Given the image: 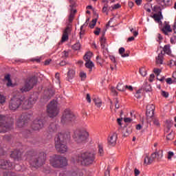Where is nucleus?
Masks as SVG:
<instances>
[{"mask_svg": "<svg viewBox=\"0 0 176 176\" xmlns=\"http://www.w3.org/2000/svg\"><path fill=\"white\" fill-rule=\"evenodd\" d=\"M63 57H65L66 58H68V56H69V53L67 51H64L62 52Z\"/></svg>", "mask_w": 176, "mask_h": 176, "instance_id": "50", "label": "nucleus"}, {"mask_svg": "<svg viewBox=\"0 0 176 176\" xmlns=\"http://www.w3.org/2000/svg\"><path fill=\"white\" fill-rule=\"evenodd\" d=\"M163 32H164L165 35H167V32H171V26L170 25H165L164 28L162 29Z\"/></svg>", "mask_w": 176, "mask_h": 176, "instance_id": "25", "label": "nucleus"}, {"mask_svg": "<svg viewBox=\"0 0 176 176\" xmlns=\"http://www.w3.org/2000/svg\"><path fill=\"white\" fill-rule=\"evenodd\" d=\"M153 124H155V126H157V127H159V126H160V122H159V119H157V118H153Z\"/></svg>", "mask_w": 176, "mask_h": 176, "instance_id": "40", "label": "nucleus"}, {"mask_svg": "<svg viewBox=\"0 0 176 176\" xmlns=\"http://www.w3.org/2000/svg\"><path fill=\"white\" fill-rule=\"evenodd\" d=\"M126 89L129 90V91H133V86H131V85H125V90H126Z\"/></svg>", "mask_w": 176, "mask_h": 176, "instance_id": "53", "label": "nucleus"}, {"mask_svg": "<svg viewBox=\"0 0 176 176\" xmlns=\"http://www.w3.org/2000/svg\"><path fill=\"white\" fill-rule=\"evenodd\" d=\"M163 52H164L163 54L166 53V54H168V56H170L171 54V50L170 49V46L168 45H164L163 48Z\"/></svg>", "mask_w": 176, "mask_h": 176, "instance_id": "23", "label": "nucleus"}, {"mask_svg": "<svg viewBox=\"0 0 176 176\" xmlns=\"http://www.w3.org/2000/svg\"><path fill=\"white\" fill-rule=\"evenodd\" d=\"M10 157L14 159L15 162H19V160H21V151L19 150H14L11 153Z\"/></svg>", "mask_w": 176, "mask_h": 176, "instance_id": "18", "label": "nucleus"}, {"mask_svg": "<svg viewBox=\"0 0 176 176\" xmlns=\"http://www.w3.org/2000/svg\"><path fill=\"white\" fill-rule=\"evenodd\" d=\"M108 10V5H104L102 8V12L103 13H107V11Z\"/></svg>", "mask_w": 176, "mask_h": 176, "instance_id": "55", "label": "nucleus"}, {"mask_svg": "<svg viewBox=\"0 0 176 176\" xmlns=\"http://www.w3.org/2000/svg\"><path fill=\"white\" fill-rule=\"evenodd\" d=\"M130 31L133 34V36H138V32L135 31L133 28H131Z\"/></svg>", "mask_w": 176, "mask_h": 176, "instance_id": "44", "label": "nucleus"}, {"mask_svg": "<svg viewBox=\"0 0 176 176\" xmlns=\"http://www.w3.org/2000/svg\"><path fill=\"white\" fill-rule=\"evenodd\" d=\"M86 100L87 102H89V103L91 102V98H90V94H87Z\"/></svg>", "mask_w": 176, "mask_h": 176, "instance_id": "56", "label": "nucleus"}, {"mask_svg": "<svg viewBox=\"0 0 176 176\" xmlns=\"http://www.w3.org/2000/svg\"><path fill=\"white\" fill-rule=\"evenodd\" d=\"M162 157H163V150H160L158 152H155L151 154L150 160H151V163H153L155 159H157V160H160Z\"/></svg>", "mask_w": 176, "mask_h": 176, "instance_id": "16", "label": "nucleus"}, {"mask_svg": "<svg viewBox=\"0 0 176 176\" xmlns=\"http://www.w3.org/2000/svg\"><path fill=\"white\" fill-rule=\"evenodd\" d=\"M96 60H97V63H99V64H101V56H96Z\"/></svg>", "mask_w": 176, "mask_h": 176, "instance_id": "63", "label": "nucleus"}, {"mask_svg": "<svg viewBox=\"0 0 176 176\" xmlns=\"http://www.w3.org/2000/svg\"><path fill=\"white\" fill-rule=\"evenodd\" d=\"M144 90L145 91H151L152 90V88L151 87V85H147L145 88H144Z\"/></svg>", "mask_w": 176, "mask_h": 176, "instance_id": "49", "label": "nucleus"}, {"mask_svg": "<svg viewBox=\"0 0 176 176\" xmlns=\"http://www.w3.org/2000/svg\"><path fill=\"white\" fill-rule=\"evenodd\" d=\"M85 25H86V24H83L80 27V39H82V36H83V35H85V30H83V27H85Z\"/></svg>", "mask_w": 176, "mask_h": 176, "instance_id": "37", "label": "nucleus"}, {"mask_svg": "<svg viewBox=\"0 0 176 176\" xmlns=\"http://www.w3.org/2000/svg\"><path fill=\"white\" fill-rule=\"evenodd\" d=\"M86 68H89V71H91V68L94 67V63L91 60H87L85 63Z\"/></svg>", "mask_w": 176, "mask_h": 176, "instance_id": "27", "label": "nucleus"}, {"mask_svg": "<svg viewBox=\"0 0 176 176\" xmlns=\"http://www.w3.org/2000/svg\"><path fill=\"white\" fill-rule=\"evenodd\" d=\"M22 101L23 99H21V96L19 95L14 96L9 102V109L11 111H16V109H19L21 105Z\"/></svg>", "mask_w": 176, "mask_h": 176, "instance_id": "10", "label": "nucleus"}, {"mask_svg": "<svg viewBox=\"0 0 176 176\" xmlns=\"http://www.w3.org/2000/svg\"><path fill=\"white\" fill-rule=\"evenodd\" d=\"M105 42H106L105 37L102 36L100 38V45H101L102 49H105Z\"/></svg>", "mask_w": 176, "mask_h": 176, "instance_id": "31", "label": "nucleus"}, {"mask_svg": "<svg viewBox=\"0 0 176 176\" xmlns=\"http://www.w3.org/2000/svg\"><path fill=\"white\" fill-rule=\"evenodd\" d=\"M97 24V19H94L92 21L89 23V27L91 28H94V26Z\"/></svg>", "mask_w": 176, "mask_h": 176, "instance_id": "38", "label": "nucleus"}, {"mask_svg": "<svg viewBox=\"0 0 176 176\" xmlns=\"http://www.w3.org/2000/svg\"><path fill=\"white\" fill-rule=\"evenodd\" d=\"M80 76L82 80H83V79H86V73L81 72L80 73Z\"/></svg>", "mask_w": 176, "mask_h": 176, "instance_id": "46", "label": "nucleus"}, {"mask_svg": "<svg viewBox=\"0 0 176 176\" xmlns=\"http://www.w3.org/2000/svg\"><path fill=\"white\" fill-rule=\"evenodd\" d=\"M96 160V155L91 152H82L76 157V161L82 166H90Z\"/></svg>", "mask_w": 176, "mask_h": 176, "instance_id": "2", "label": "nucleus"}, {"mask_svg": "<svg viewBox=\"0 0 176 176\" xmlns=\"http://www.w3.org/2000/svg\"><path fill=\"white\" fill-rule=\"evenodd\" d=\"M50 163L52 167L55 168H60L61 167H65L68 164L67 158L61 155H55L50 157Z\"/></svg>", "mask_w": 176, "mask_h": 176, "instance_id": "4", "label": "nucleus"}, {"mask_svg": "<svg viewBox=\"0 0 176 176\" xmlns=\"http://www.w3.org/2000/svg\"><path fill=\"white\" fill-rule=\"evenodd\" d=\"M115 102H116V109H119V108H120V106H119V99L116 98Z\"/></svg>", "mask_w": 176, "mask_h": 176, "instance_id": "51", "label": "nucleus"}, {"mask_svg": "<svg viewBox=\"0 0 176 176\" xmlns=\"http://www.w3.org/2000/svg\"><path fill=\"white\" fill-rule=\"evenodd\" d=\"M173 156H174V153L173 151H169L168 153V159H171V157H173Z\"/></svg>", "mask_w": 176, "mask_h": 176, "instance_id": "52", "label": "nucleus"}, {"mask_svg": "<svg viewBox=\"0 0 176 176\" xmlns=\"http://www.w3.org/2000/svg\"><path fill=\"white\" fill-rule=\"evenodd\" d=\"M109 58L111 61H113V63H116V60L115 59V56H110Z\"/></svg>", "mask_w": 176, "mask_h": 176, "instance_id": "64", "label": "nucleus"}, {"mask_svg": "<svg viewBox=\"0 0 176 176\" xmlns=\"http://www.w3.org/2000/svg\"><path fill=\"white\" fill-rule=\"evenodd\" d=\"M144 164H152V161L151 160V158L149 157H146L144 158Z\"/></svg>", "mask_w": 176, "mask_h": 176, "instance_id": "36", "label": "nucleus"}, {"mask_svg": "<svg viewBox=\"0 0 176 176\" xmlns=\"http://www.w3.org/2000/svg\"><path fill=\"white\" fill-rule=\"evenodd\" d=\"M38 83V78L35 76L28 78L25 83V85L21 89V91H30L32 89H34V86Z\"/></svg>", "mask_w": 176, "mask_h": 176, "instance_id": "8", "label": "nucleus"}, {"mask_svg": "<svg viewBox=\"0 0 176 176\" xmlns=\"http://www.w3.org/2000/svg\"><path fill=\"white\" fill-rule=\"evenodd\" d=\"M5 101H6V98H5L3 95L0 94V104L1 105L5 104Z\"/></svg>", "mask_w": 176, "mask_h": 176, "instance_id": "41", "label": "nucleus"}, {"mask_svg": "<svg viewBox=\"0 0 176 176\" xmlns=\"http://www.w3.org/2000/svg\"><path fill=\"white\" fill-rule=\"evenodd\" d=\"M3 155H5V151L3 148L0 146V156H3Z\"/></svg>", "mask_w": 176, "mask_h": 176, "instance_id": "59", "label": "nucleus"}, {"mask_svg": "<svg viewBox=\"0 0 176 176\" xmlns=\"http://www.w3.org/2000/svg\"><path fill=\"white\" fill-rule=\"evenodd\" d=\"M47 125V122H46V120L36 118L32 124V129L34 130V131H39V130H42V129L46 127Z\"/></svg>", "mask_w": 176, "mask_h": 176, "instance_id": "12", "label": "nucleus"}, {"mask_svg": "<svg viewBox=\"0 0 176 176\" xmlns=\"http://www.w3.org/2000/svg\"><path fill=\"white\" fill-rule=\"evenodd\" d=\"M162 17H163L162 12H160V14H153V19L155 20V21H160V20H162Z\"/></svg>", "mask_w": 176, "mask_h": 176, "instance_id": "29", "label": "nucleus"}, {"mask_svg": "<svg viewBox=\"0 0 176 176\" xmlns=\"http://www.w3.org/2000/svg\"><path fill=\"white\" fill-rule=\"evenodd\" d=\"M5 116H0V133H8L12 129V123L5 120Z\"/></svg>", "mask_w": 176, "mask_h": 176, "instance_id": "14", "label": "nucleus"}, {"mask_svg": "<svg viewBox=\"0 0 176 176\" xmlns=\"http://www.w3.org/2000/svg\"><path fill=\"white\" fill-rule=\"evenodd\" d=\"M166 83H168V85H171L173 83V80L170 78H167Z\"/></svg>", "mask_w": 176, "mask_h": 176, "instance_id": "61", "label": "nucleus"}, {"mask_svg": "<svg viewBox=\"0 0 176 176\" xmlns=\"http://www.w3.org/2000/svg\"><path fill=\"white\" fill-rule=\"evenodd\" d=\"M72 49H74V50H79L80 49V43H76L72 46Z\"/></svg>", "mask_w": 176, "mask_h": 176, "instance_id": "35", "label": "nucleus"}, {"mask_svg": "<svg viewBox=\"0 0 176 176\" xmlns=\"http://www.w3.org/2000/svg\"><path fill=\"white\" fill-rule=\"evenodd\" d=\"M73 137L77 144H82V142L87 141L89 133L86 131H76Z\"/></svg>", "mask_w": 176, "mask_h": 176, "instance_id": "6", "label": "nucleus"}, {"mask_svg": "<svg viewBox=\"0 0 176 176\" xmlns=\"http://www.w3.org/2000/svg\"><path fill=\"white\" fill-rule=\"evenodd\" d=\"M94 101L95 102V105H96V107H98V108L101 107V105L102 104V102H101V99L97 98H94Z\"/></svg>", "mask_w": 176, "mask_h": 176, "instance_id": "30", "label": "nucleus"}, {"mask_svg": "<svg viewBox=\"0 0 176 176\" xmlns=\"http://www.w3.org/2000/svg\"><path fill=\"white\" fill-rule=\"evenodd\" d=\"M117 90H119V91H125L126 85L123 83H118V85H117Z\"/></svg>", "mask_w": 176, "mask_h": 176, "instance_id": "26", "label": "nucleus"}, {"mask_svg": "<svg viewBox=\"0 0 176 176\" xmlns=\"http://www.w3.org/2000/svg\"><path fill=\"white\" fill-rule=\"evenodd\" d=\"M166 140L168 141H173L174 140V133L170 132L168 135L166 136Z\"/></svg>", "mask_w": 176, "mask_h": 176, "instance_id": "33", "label": "nucleus"}, {"mask_svg": "<svg viewBox=\"0 0 176 176\" xmlns=\"http://www.w3.org/2000/svg\"><path fill=\"white\" fill-rule=\"evenodd\" d=\"M154 74L157 75V76H159L160 75V73L162 72V70L160 69H154Z\"/></svg>", "mask_w": 176, "mask_h": 176, "instance_id": "45", "label": "nucleus"}, {"mask_svg": "<svg viewBox=\"0 0 176 176\" xmlns=\"http://www.w3.org/2000/svg\"><path fill=\"white\" fill-rule=\"evenodd\" d=\"M163 2L164 3V5H166V6H170V5H171V3H173L172 0H163Z\"/></svg>", "mask_w": 176, "mask_h": 176, "instance_id": "42", "label": "nucleus"}, {"mask_svg": "<svg viewBox=\"0 0 176 176\" xmlns=\"http://www.w3.org/2000/svg\"><path fill=\"white\" fill-rule=\"evenodd\" d=\"M98 154L100 155V156H102L104 155V149L101 146H99Z\"/></svg>", "mask_w": 176, "mask_h": 176, "instance_id": "43", "label": "nucleus"}, {"mask_svg": "<svg viewBox=\"0 0 176 176\" xmlns=\"http://www.w3.org/2000/svg\"><path fill=\"white\" fill-rule=\"evenodd\" d=\"M44 94V100H45V101H47L50 100V97L54 95V91H53V89H47L45 91Z\"/></svg>", "mask_w": 176, "mask_h": 176, "instance_id": "19", "label": "nucleus"}, {"mask_svg": "<svg viewBox=\"0 0 176 176\" xmlns=\"http://www.w3.org/2000/svg\"><path fill=\"white\" fill-rule=\"evenodd\" d=\"M0 168L3 170H10L13 168V164L10 160L1 159L0 160Z\"/></svg>", "mask_w": 176, "mask_h": 176, "instance_id": "15", "label": "nucleus"}, {"mask_svg": "<svg viewBox=\"0 0 176 176\" xmlns=\"http://www.w3.org/2000/svg\"><path fill=\"white\" fill-rule=\"evenodd\" d=\"M93 56V53L88 52L85 54L84 56V60L85 61H91V57Z\"/></svg>", "mask_w": 176, "mask_h": 176, "instance_id": "24", "label": "nucleus"}, {"mask_svg": "<svg viewBox=\"0 0 176 176\" xmlns=\"http://www.w3.org/2000/svg\"><path fill=\"white\" fill-rule=\"evenodd\" d=\"M75 13H76V10H71L68 21L67 22L66 28L64 30L62 36V42L68 41V35H69V34H71V31H72V21H74Z\"/></svg>", "mask_w": 176, "mask_h": 176, "instance_id": "3", "label": "nucleus"}, {"mask_svg": "<svg viewBox=\"0 0 176 176\" xmlns=\"http://www.w3.org/2000/svg\"><path fill=\"white\" fill-rule=\"evenodd\" d=\"M69 138V135L60 133L55 138V148L59 153H65L68 151L67 146V140Z\"/></svg>", "mask_w": 176, "mask_h": 176, "instance_id": "1", "label": "nucleus"}, {"mask_svg": "<svg viewBox=\"0 0 176 176\" xmlns=\"http://www.w3.org/2000/svg\"><path fill=\"white\" fill-rule=\"evenodd\" d=\"M100 31L101 29L100 28H96V30L94 32V34H95V35H100Z\"/></svg>", "mask_w": 176, "mask_h": 176, "instance_id": "47", "label": "nucleus"}, {"mask_svg": "<svg viewBox=\"0 0 176 176\" xmlns=\"http://www.w3.org/2000/svg\"><path fill=\"white\" fill-rule=\"evenodd\" d=\"M75 120V115L69 109H66L63 112L60 122L63 124H68V123Z\"/></svg>", "mask_w": 176, "mask_h": 176, "instance_id": "11", "label": "nucleus"}, {"mask_svg": "<svg viewBox=\"0 0 176 176\" xmlns=\"http://www.w3.org/2000/svg\"><path fill=\"white\" fill-rule=\"evenodd\" d=\"M154 113H155V111H153L146 110V115L147 118H152L153 116Z\"/></svg>", "mask_w": 176, "mask_h": 176, "instance_id": "34", "label": "nucleus"}, {"mask_svg": "<svg viewBox=\"0 0 176 176\" xmlns=\"http://www.w3.org/2000/svg\"><path fill=\"white\" fill-rule=\"evenodd\" d=\"M161 94H162V97H165V98H168V92H166L164 91H162Z\"/></svg>", "mask_w": 176, "mask_h": 176, "instance_id": "48", "label": "nucleus"}, {"mask_svg": "<svg viewBox=\"0 0 176 176\" xmlns=\"http://www.w3.org/2000/svg\"><path fill=\"white\" fill-rule=\"evenodd\" d=\"M31 114L23 113L16 122L18 127H24L31 120Z\"/></svg>", "mask_w": 176, "mask_h": 176, "instance_id": "13", "label": "nucleus"}, {"mask_svg": "<svg viewBox=\"0 0 176 176\" xmlns=\"http://www.w3.org/2000/svg\"><path fill=\"white\" fill-rule=\"evenodd\" d=\"M140 74L142 75V76H146V69H145V67L140 68Z\"/></svg>", "mask_w": 176, "mask_h": 176, "instance_id": "32", "label": "nucleus"}, {"mask_svg": "<svg viewBox=\"0 0 176 176\" xmlns=\"http://www.w3.org/2000/svg\"><path fill=\"white\" fill-rule=\"evenodd\" d=\"M37 100H38V96H36V95H32L29 99H27V98L22 99V101H21L22 108L23 109H31L34 104L36 102Z\"/></svg>", "mask_w": 176, "mask_h": 176, "instance_id": "9", "label": "nucleus"}, {"mask_svg": "<svg viewBox=\"0 0 176 176\" xmlns=\"http://www.w3.org/2000/svg\"><path fill=\"white\" fill-rule=\"evenodd\" d=\"M45 160L46 154H45L44 152H41L37 155H32L29 161V163L32 167H34V168H38V167L43 166Z\"/></svg>", "mask_w": 176, "mask_h": 176, "instance_id": "5", "label": "nucleus"}, {"mask_svg": "<svg viewBox=\"0 0 176 176\" xmlns=\"http://www.w3.org/2000/svg\"><path fill=\"white\" fill-rule=\"evenodd\" d=\"M134 173L135 176L140 175V170L138 169L135 168Z\"/></svg>", "mask_w": 176, "mask_h": 176, "instance_id": "62", "label": "nucleus"}, {"mask_svg": "<svg viewBox=\"0 0 176 176\" xmlns=\"http://www.w3.org/2000/svg\"><path fill=\"white\" fill-rule=\"evenodd\" d=\"M75 76V70L69 69L67 72V78L69 80L74 79Z\"/></svg>", "mask_w": 176, "mask_h": 176, "instance_id": "21", "label": "nucleus"}, {"mask_svg": "<svg viewBox=\"0 0 176 176\" xmlns=\"http://www.w3.org/2000/svg\"><path fill=\"white\" fill-rule=\"evenodd\" d=\"M60 109L57 107V101L52 100L47 107V112L50 118H54L58 115Z\"/></svg>", "mask_w": 176, "mask_h": 176, "instance_id": "7", "label": "nucleus"}, {"mask_svg": "<svg viewBox=\"0 0 176 176\" xmlns=\"http://www.w3.org/2000/svg\"><path fill=\"white\" fill-rule=\"evenodd\" d=\"M31 61H36V63H41V58H32L31 59Z\"/></svg>", "mask_w": 176, "mask_h": 176, "instance_id": "58", "label": "nucleus"}, {"mask_svg": "<svg viewBox=\"0 0 176 176\" xmlns=\"http://www.w3.org/2000/svg\"><path fill=\"white\" fill-rule=\"evenodd\" d=\"M133 119L130 118H125L124 119V122H125V123H130V122H132Z\"/></svg>", "mask_w": 176, "mask_h": 176, "instance_id": "54", "label": "nucleus"}, {"mask_svg": "<svg viewBox=\"0 0 176 176\" xmlns=\"http://www.w3.org/2000/svg\"><path fill=\"white\" fill-rule=\"evenodd\" d=\"M118 135L116 133H113L107 139L108 145H110L111 146H115L116 145Z\"/></svg>", "mask_w": 176, "mask_h": 176, "instance_id": "17", "label": "nucleus"}, {"mask_svg": "<svg viewBox=\"0 0 176 176\" xmlns=\"http://www.w3.org/2000/svg\"><path fill=\"white\" fill-rule=\"evenodd\" d=\"M120 7H121L120 4L117 3L113 6V9H119Z\"/></svg>", "mask_w": 176, "mask_h": 176, "instance_id": "60", "label": "nucleus"}, {"mask_svg": "<svg viewBox=\"0 0 176 176\" xmlns=\"http://www.w3.org/2000/svg\"><path fill=\"white\" fill-rule=\"evenodd\" d=\"M124 51H125V50H124V47H120V49H119V53H120V56H121V57H129V54H124Z\"/></svg>", "mask_w": 176, "mask_h": 176, "instance_id": "28", "label": "nucleus"}, {"mask_svg": "<svg viewBox=\"0 0 176 176\" xmlns=\"http://www.w3.org/2000/svg\"><path fill=\"white\" fill-rule=\"evenodd\" d=\"M163 51H162L161 53L159 54L157 57L156 58L157 64H163Z\"/></svg>", "mask_w": 176, "mask_h": 176, "instance_id": "22", "label": "nucleus"}, {"mask_svg": "<svg viewBox=\"0 0 176 176\" xmlns=\"http://www.w3.org/2000/svg\"><path fill=\"white\" fill-rule=\"evenodd\" d=\"M146 111H155V105H153V104H148V105H147Z\"/></svg>", "mask_w": 176, "mask_h": 176, "instance_id": "39", "label": "nucleus"}, {"mask_svg": "<svg viewBox=\"0 0 176 176\" xmlns=\"http://www.w3.org/2000/svg\"><path fill=\"white\" fill-rule=\"evenodd\" d=\"M49 131H50V133H56V131H57V122H52L50 124Z\"/></svg>", "mask_w": 176, "mask_h": 176, "instance_id": "20", "label": "nucleus"}, {"mask_svg": "<svg viewBox=\"0 0 176 176\" xmlns=\"http://www.w3.org/2000/svg\"><path fill=\"white\" fill-rule=\"evenodd\" d=\"M153 79H155V74H152L150 75L149 81L150 82H153Z\"/></svg>", "mask_w": 176, "mask_h": 176, "instance_id": "57", "label": "nucleus"}]
</instances>
